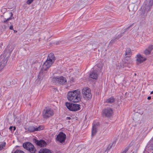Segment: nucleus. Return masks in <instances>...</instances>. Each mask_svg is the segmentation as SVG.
<instances>
[{"instance_id": "f257e3e1", "label": "nucleus", "mask_w": 153, "mask_h": 153, "mask_svg": "<svg viewBox=\"0 0 153 153\" xmlns=\"http://www.w3.org/2000/svg\"><path fill=\"white\" fill-rule=\"evenodd\" d=\"M67 98L69 101L74 102H78L81 100L79 91L77 90L68 92Z\"/></svg>"}, {"instance_id": "f03ea898", "label": "nucleus", "mask_w": 153, "mask_h": 153, "mask_svg": "<svg viewBox=\"0 0 153 153\" xmlns=\"http://www.w3.org/2000/svg\"><path fill=\"white\" fill-rule=\"evenodd\" d=\"M55 60V58L54 54L51 53L49 54L47 60L42 66V69L45 71L47 70L53 64Z\"/></svg>"}, {"instance_id": "7ed1b4c3", "label": "nucleus", "mask_w": 153, "mask_h": 153, "mask_svg": "<svg viewBox=\"0 0 153 153\" xmlns=\"http://www.w3.org/2000/svg\"><path fill=\"white\" fill-rule=\"evenodd\" d=\"M10 54L8 48H6L3 54L0 56V71L4 67L7 63V58Z\"/></svg>"}, {"instance_id": "20e7f679", "label": "nucleus", "mask_w": 153, "mask_h": 153, "mask_svg": "<svg viewBox=\"0 0 153 153\" xmlns=\"http://www.w3.org/2000/svg\"><path fill=\"white\" fill-rule=\"evenodd\" d=\"M65 105L67 108L70 111H76L80 109V105L77 104L72 103L66 102Z\"/></svg>"}, {"instance_id": "39448f33", "label": "nucleus", "mask_w": 153, "mask_h": 153, "mask_svg": "<svg viewBox=\"0 0 153 153\" xmlns=\"http://www.w3.org/2000/svg\"><path fill=\"white\" fill-rule=\"evenodd\" d=\"M54 114L53 110L49 108H46L42 112L43 116L44 118H47L53 116Z\"/></svg>"}, {"instance_id": "423d86ee", "label": "nucleus", "mask_w": 153, "mask_h": 153, "mask_svg": "<svg viewBox=\"0 0 153 153\" xmlns=\"http://www.w3.org/2000/svg\"><path fill=\"white\" fill-rule=\"evenodd\" d=\"M82 94L83 97L86 100H89L91 98L92 94L91 90L88 88H84L82 90Z\"/></svg>"}, {"instance_id": "0eeeda50", "label": "nucleus", "mask_w": 153, "mask_h": 153, "mask_svg": "<svg viewBox=\"0 0 153 153\" xmlns=\"http://www.w3.org/2000/svg\"><path fill=\"white\" fill-rule=\"evenodd\" d=\"M23 146L24 148L28 150L30 153H35L36 151L35 148L30 143H23Z\"/></svg>"}, {"instance_id": "6e6552de", "label": "nucleus", "mask_w": 153, "mask_h": 153, "mask_svg": "<svg viewBox=\"0 0 153 153\" xmlns=\"http://www.w3.org/2000/svg\"><path fill=\"white\" fill-rule=\"evenodd\" d=\"M52 81L56 83L63 84L66 82V79L63 76H56L52 78Z\"/></svg>"}, {"instance_id": "1a4fd4ad", "label": "nucleus", "mask_w": 153, "mask_h": 153, "mask_svg": "<svg viewBox=\"0 0 153 153\" xmlns=\"http://www.w3.org/2000/svg\"><path fill=\"white\" fill-rule=\"evenodd\" d=\"M136 62L137 64L139 65L145 62L147 58L140 53L137 54L135 56Z\"/></svg>"}, {"instance_id": "9d476101", "label": "nucleus", "mask_w": 153, "mask_h": 153, "mask_svg": "<svg viewBox=\"0 0 153 153\" xmlns=\"http://www.w3.org/2000/svg\"><path fill=\"white\" fill-rule=\"evenodd\" d=\"M43 128V127L42 126H40L38 127L33 126H30L27 128H25V129L30 132H34L42 130Z\"/></svg>"}, {"instance_id": "9b49d317", "label": "nucleus", "mask_w": 153, "mask_h": 153, "mask_svg": "<svg viewBox=\"0 0 153 153\" xmlns=\"http://www.w3.org/2000/svg\"><path fill=\"white\" fill-rule=\"evenodd\" d=\"M153 4V0H146L144 3L143 8L146 11H148Z\"/></svg>"}, {"instance_id": "f8f14e48", "label": "nucleus", "mask_w": 153, "mask_h": 153, "mask_svg": "<svg viewBox=\"0 0 153 153\" xmlns=\"http://www.w3.org/2000/svg\"><path fill=\"white\" fill-rule=\"evenodd\" d=\"M66 138V136L65 134L61 132L57 135L56 140L59 142L63 143L65 141Z\"/></svg>"}, {"instance_id": "ddd939ff", "label": "nucleus", "mask_w": 153, "mask_h": 153, "mask_svg": "<svg viewBox=\"0 0 153 153\" xmlns=\"http://www.w3.org/2000/svg\"><path fill=\"white\" fill-rule=\"evenodd\" d=\"M99 125V123L98 122L96 123L94 122L93 123L91 131V136L92 137L95 135L97 133Z\"/></svg>"}, {"instance_id": "4468645a", "label": "nucleus", "mask_w": 153, "mask_h": 153, "mask_svg": "<svg viewBox=\"0 0 153 153\" xmlns=\"http://www.w3.org/2000/svg\"><path fill=\"white\" fill-rule=\"evenodd\" d=\"M103 114L106 117H110L113 114V111L110 108H107L104 109L103 111Z\"/></svg>"}, {"instance_id": "2eb2a0df", "label": "nucleus", "mask_w": 153, "mask_h": 153, "mask_svg": "<svg viewBox=\"0 0 153 153\" xmlns=\"http://www.w3.org/2000/svg\"><path fill=\"white\" fill-rule=\"evenodd\" d=\"M97 77L98 74L97 71H92L90 74V77L93 79H96Z\"/></svg>"}, {"instance_id": "dca6fc26", "label": "nucleus", "mask_w": 153, "mask_h": 153, "mask_svg": "<svg viewBox=\"0 0 153 153\" xmlns=\"http://www.w3.org/2000/svg\"><path fill=\"white\" fill-rule=\"evenodd\" d=\"M37 145L41 147H44L46 146V143L45 141L43 140H37L36 142Z\"/></svg>"}, {"instance_id": "f3484780", "label": "nucleus", "mask_w": 153, "mask_h": 153, "mask_svg": "<svg viewBox=\"0 0 153 153\" xmlns=\"http://www.w3.org/2000/svg\"><path fill=\"white\" fill-rule=\"evenodd\" d=\"M153 53L152 48H146L144 51V53L146 56H149Z\"/></svg>"}, {"instance_id": "a211bd4d", "label": "nucleus", "mask_w": 153, "mask_h": 153, "mask_svg": "<svg viewBox=\"0 0 153 153\" xmlns=\"http://www.w3.org/2000/svg\"><path fill=\"white\" fill-rule=\"evenodd\" d=\"M39 153H53L49 149H40L39 151Z\"/></svg>"}, {"instance_id": "6ab92c4d", "label": "nucleus", "mask_w": 153, "mask_h": 153, "mask_svg": "<svg viewBox=\"0 0 153 153\" xmlns=\"http://www.w3.org/2000/svg\"><path fill=\"white\" fill-rule=\"evenodd\" d=\"M45 71L42 70V68L41 70L39 72V74L38 75V78L40 80L42 79L45 75V74H44L43 73V71Z\"/></svg>"}, {"instance_id": "aec40b11", "label": "nucleus", "mask_w": 153, "mask_h": 153, "mask_svg": "<svg viewBox=\"0 0 153 153\" xmlns=\"http://www.w3.org/2000/svg\"><path fill=\"white\" fill-rule=\"evenodd\" d=\"M126 66L125 64L123 63H118L116 65V67L117 69H120L124 68Z\"/></svg>"}, {"instance_id": "412c9836", "label": "nucleus", "mask_w": 153, "mask_h": 153, "mask_svg": "<svg viewBox=\"0 0 153 153\" xmlns=\"http://www.w3.org/2000/svg\"><path fill=\"white\" fill-rule=\"evenodd\" d=\"M126 55L130 56L132 54V52L130 48H127L125 52Z\"/></svg>"}, {"instance_id": "4be33fe9", "label": "nucleus", "mask_w": 153, "mask_h": 153, "mask_svg": "<svg viewBox=\"0 0 153 153\" xmlns=\"http://www.w3.org/2000/svg\"><path fill=\"white\" fill-rule=\"evenodd\" d=\"M129 56H126L125 57V59L124 61V63L125 64V65H127L129 64L130 62V60Z\"/></svg>"}, {"instance_id": "5701e85b", "label": "nucleus", "mask_w": 153, "mask_h": 153, "mask_svg": "<svg viewBox=\"0 0 153 153\" xmlns=\"http://www.w3.org/2000/svg\"><path fill=\"white\" fill-rule=\"evenodd\" d=\"M10 17L7 19H4V23H6L7 21L10 20L12 19L13 18V14L11 12L10 13Z\"/></svg>"}, {"instance_id": "b1692460", "label": "nucleus", "mask_w": 153, "mask_h": 153, "mask_svg": "<svg viewBox=\"0 0 153 153\" xmlns=\"http://www.w3.org/2000/svg\"><path fill=\"white\" fill-rule=\"evenodd\" d=\"M114 99L113 97H111L105 100V102L107 103H111L114 102Z\"/></svg>"}, {"instance_id": "393cba45", "label": "nucleus", "mask_w": 153, "mask_h": 153, "mask_svg": "<svg viewBox=\"0 0 153 153\" xmlns=\"http://www.w3.org/2000/svg\"><path fill=\"white\" fill-rule=\"evenodd\" d=\"M122 34H119L117 36L115 37L113 39H112L111 41V43H113L114 42V40L118 39L122 36Z\"/></svg>"}, {"instance_id": "a878e982", "label": "nucleus", "mask_w": 153, "mask_h": 153, "mask_svg": "<svg viewBox=\"0 0 153 153\" xmlns=\"http://www.w3.org/2000/svg\"><path fill=\"white\" fill-rule=\"evenodd\" d=\"M5 142H4L0 145V151L2 150L5 147L6 145Z\"/></svg>"}, {"instance_id": "bb28decb", "label": "nucleus", "mask_w": 153, "mask_h": 153, "mask_svg": "<svg viewBox=\"0 0 153 153\" xmlns=\"http://www.w3.org/2000/svg\"><path fill=\"white\" fill-rule=\"evenodd\" d=\"M34 1V0H27V3L28 4H30Z\"/></svg>"}, {"instance_id": "cd10ccee", "label": "nucleus", "mask_w": 153, "mask_h": 153, "mask_svg": "<svg viewBox=\"0 0 153 153\" xmlns=\"http://www.w3.org/2000/svg\"><path fill=\"white\" fill-rule=\"evenodd\" d=\"M14 153H25L22 151L20 150H17Z\"/></svg>"}, {"instance_id": "c85d7f7f", "label": "nucleus", "mask_w": 153, "mask_h": 153, "mask_svg": "<svg viewBox=\"0 0 153 153\" xmlns=\"http://www.w3.org/2000/svg\"><path fill=\"white\" fill-rule=\"evenodd\" d=\"M10 29L12 30H13V26L12 25L10 26L9 28Z\"/></svg>"}, {"instance_id": "c756f323", "label": "nucleus", "mask_w": 153, "mask_h": 153, "mask_svg": "<svg viewBox=\"0 0 153 153\" xmlns=\"http://www.w3.org/2000/svg\"><path fill=\"white\" fill-rule=\"evenodd\" d=\"M149 48H153V45H150L149 46Z\"/></svg>"}, {"instance_id": "7c9ffc66", "label": "nucleus", "mask_w": 153, "mask_h": 153, "mask_svg": "<svg viewBox=\"0 0 153 153\" xmlns=\"http://www.w3.org/2000/svg\"><path fill=\"white\" fill-rule=\"evenodd\" d=\"M147 99L149 100H150L151 99V97L150 96H149L147 97Z\"/></svg>"}, {"instance_id": "2f4dec72", "label": "nucleus", "mask_w": 153, "mask_h": 153, "mask_svg": "<svg viewBox=\"0 0 153 153\" xmlns=\"http://www.w3.org/2000/svg\"><path fill=\"white\" fill-rule=\"evenodd\" d=\"M80 37H77L76 39H76H80Z\"/></svg>"}, {"instance_id": "473e14b6", "label": "nucleus", "mask_w": 153, "mask_h": 153, "mask_svg": "<svg viewBox=\"0 0 153 153\" xmlns=\"http://www.w3.org/2000/svg\"><path fill=\"white\" fill-rule=\"evenodd\" d=\"M66 119L68 120H69V119H70L71 118H70V117H67Z\"/></svg>"}, {"instance_id": "72a5a7b5", "label": "nucleus", "mask_w": 153, "mask_h": 153, "mask_svg": "<svg viewBox=\"0 0 153 153\" xmlns=\"http://www.w3.org/2000/svg\"><path fill=\"white\" fill-rule=\"evenodd\" d=\"M71 81H72V82H74V79L72 78V79H71Z\"/></svg>"}, {"instance_id": "f704fd0d", "label": "nucleus", "mask_w": 153, "mask_h": 153, "mask_svg": "<svg viewBox=\"0 0 153 153\" xmlns=\"http://www.w3.org/2000/svg\"><path fill=\"white\" fill-rule=\"evenodd\" d=\"M14 30V32L15 33H16L17 32V31H16V30Z\"/></svg>"}, {"instance_id": "c9c22d12", "label": "nucleus", "mask_w": 153, "mask_h": 153, "mask_svg": "<svg viewBox=\"0 0 153 153\" xmlns=\"http://www.w3.org/2000/svg\"><path fill=\"white\" fill-rule=\"evenodd\" d=\"M12 128V126H10L9 128V129L10 130H11Z\"/></svg>"}, {"instance_id": "e433bc0d", "label": "nucleus", "mask_w": 153, "mask_h": 153, "mask_svg": "<svg viewBox=\"0 0 153 153\" xmlns=\"http://www.w3.org/2000/svg\"><path fill=\"white\" fill-rule=\"evenodd\" d=\"M59 43H59V42H58L57 43H56V45H59Z\"/></svg>"}, {"instance_id": "4c0bfd02", "label": "nucleus", "mask_w": 153, "mask_h": 153, "mask_svg": "<svg viewBox=\"0 0 153 153\" xmlns=\"http://www.w3.org/2000/svg\"><path fill=\"white\" fill-rule=\"evenodd\" d=\"M150 94H153V91H151V93H150Z\"/></svg>"}, {"instance_id": "58836bf2", "label": "nucleus", "mask_w": 153, "mask_h": 153, "mask_svg": "<svg viewBox=\"0 0 153 153\" xmlns=\"http://www.w3.org/2000/svg\"><path fill=\"white\" fill-rule=\"evenodd\" d=\"M15 128H16L15 127H14V130H15Z\"/></svg>"}, {"instance_id": "ea45409f", "label": "nucleus", "mask_w": 153, "mask_h": 153, "mask_svg": "<svg viewBox=\"0 0 153 153\" xmlns=\"http://www.w3.org/2000/svg\"><path fill=\"white\" fill-rule=\"evenodd\" d=\"M136 75V73H135V74H134V75Z\"/></svg>"}]
</instances>
